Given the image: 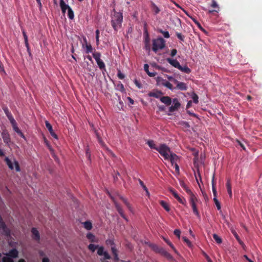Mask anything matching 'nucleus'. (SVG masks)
<instances>
[{
    "mask_svg": "<svg viewBox=\"0 0 262 262\" xmlns=\"http://www.w3.org/2000/svg\"><path fill=\"white\" fill-rule=\"evenodd\" d=\"M106 243L108 245H110L112 246V247H114L115 245L114 242H113V241H112L111 239L107 240Z\"/></svg>",
    "mask_w": 262,
    "mask_h": 262,
    "instance_id": "nucleus-59",
    "label": "nucleus"
},
{
    "mask_svg": "<svg viewBox=\"0 0 262 262\" xmlns=\"http://www.w3.org/2000/svg\"><path fill=\"white\" fill-rule=\"evenodd\" d=\"M3 262H14L12 258L8 256H4L2 258Z\"/></svg>",
    "mask_w": 262,
    "mask_h": 262,
    "instance_id": "nucleus-48",
    "label": "nucleus"
},
{
    "mask_svg": "<svg viewBox=\"0 0 262 262\" xmlns=\"http://www.w3.org/2000/svg\"><path fill=\"white\" fill-rule=\"evenodd\" d=\"M23 36H24V40L25 41L28 40L27 35L26 33L25 32V31L24 30L23 31Z\"/></svg>",
    "mask_w": 262,
    "mask_h": 262,
    "instance_id": "nucleus-63",
    "label": "nucleus"
},
{
    "mask_svg": "<svg viewBox=\"0 0 262 262\" xmlns=\"http://www.w3.org/2000/svg\"><path fill=\"white\" fill-rule=\"evenodd\" d=\"M176 35L177 37L181 41H184L185 36L180 33L177 32Z\"/></svg>",
    "mask_w": 262,
    "mask_h": 262,
    "instance_id": "nucleus-51",
    "label": "nucleus"
},
{
    "mask_svg": "<svg viewBox=\"0 0 262 262\" xmlns=\"http://www.w3.org/2000/svg\"><path fill=\"white\" fill-rule=\"evenodd\" d=\"M213 239L215 240V241L217 243V244H221L222 243V239H221V238L220 237H219L217 234H213Z\"/></svg>",
    "mask_w": 262,
    "mask_h": 262,
    "instance_id": "nucleus-43",
    "label": "nucleus"
},
{
    "mask_svg": "<svg viewBox=\"0 0 262 262\" xmlns=\"http://www.w3.org/2000/svg\"><path fill=\"white\" fill-rule=\"evenodd\" d=\"M162 238L165 242V243H166L171 248V249L176 253L177 250L176 248H174L172 244L169 241V240L164 237H163Z\"/></svg>",
    "mask_w": 262,
    "mask_h": 262,
    "instance_id": "nucleus-35",
    "label": "nucleus"
},
{
    "mask_svg": "<svg viewBox=\"0 0 262 262\" xmlns=\"http://www.w3.org/2000/svg\"><path fill=\"white\" fill-rule=\"evenodd\" d=\"M181 186L186 191V192L189 194L190 196L192 194H194L190 189L188 188L186 184L185 183L184 181H181L180 183Z\"/></svg>",
    "mask_w": 262,
    "mask_h": 262,
    "instance_id": "nucleus-25",
    "label": "nucleus"
},
{
    "mask_svg": "<svg viewBox=\"0 0 262 262\" xmlns=\"http://www.w3.org/2000/svg\"><path fill=\"white\" fill-rule=\"evenodd\" d=\"M117 88L118 90H119L120 91L122 92L125 91V89L124 88L123 84L121 82H119V83L117 84Z\"/></svg>",
    "mask_w": 262,
    "mask_h": 262,
    "instance_id": "nucleus-45",
    "label": "nucleus"
},
{
    "mask_svg": "<svg viewBox=\"0 0 262 262\" xmlns=\"http://www.w3.org/2000/svg\"><path fill=\"white\" fill-rule=\"evenodd\" d=\"M95 134L97 136V138L98 139V141L99 142V143L102 146H105V144L104 143V142L103 141L102 139H101L99 133L98 132L97 130H95Z\"/></svg>",
    "mask_w": 262,
    "mask_h": 262,
    "instance_id": "nucleus-34",
    "label": "nucleus"
},
{
    "mask_svg": "<svg viewBox=\"0 0 262 262\" xmlns=\"http://www.w3.org/2000/svg\"><path fill=\"white\" fill-rule=\"evenodd\" d=\"M5 161H6V163L8 165L9 168L11 169H13L14 167H13V163L11 162V161L8 158H6Z\"/></svg>",
    "mask_w": 262,
    "mask_h": 262,
    "instance_id": "nucleus-41",
    "label": "nucleus"
},
{
    "mask_svg": "<svg viewBox=\"0 0 262 262\" xmlns=\"http://www.w3.org/2000/svg\"><path fill=\"white\" fill-rule=\"evenodd\" d=\"M152 249L156 252V253H158L161 254V255L169 257L170 256V254L168 252H167L163 248L159 247L157 245H152L151 246Z\"/></svg>",
    "mask_w": 262,
    "mask_h": 262,
    "instance_id": "nucleus-6",
    "label": "nucleus"
},
{
    "mask_svg": "<svg viewBox=\"0 0 262 262\" xmlns=\"http://www.w3.org/2000/svg\"><path fill=\"white\" fill-rule=\"evenodd\" d=\"M186 14L188 16H189L190 18H191L192 20L194 21V23L196 24V25H199V22L197 21V20L192 17V16H190L187 12H186Z\"/></svg>",
    "mask_w": 262,
    "mask_h": 262,
    "instance_id": "nucleus-60",
    "label": "nucleus"
},
{
    "mask_svg": "<svg viewBox=\"0 0 262 262\" xmlns=\"http://www.w3.org/2000/svg\"><path fill=\"white\" fill-rule=\"evenodd\" d=\"M144 35L145 36V44L148 45L150 42V38L147 30L146 29L144 30Z\"/></svg>",
    "mask_w": 262,
    "mask_h": 262,
    "instance_id": "nucleus-32",
    "label": "nucleus"
},
{
    "mask_svg": "<svg viewBox=\"0 0 262 262\" xmlns=\"http://www.w3.org/2000/svg\"><path fill=\"white\" fill-rule=\"evenodd\" d=\"M119 199L124 203V204L126 205L127 208L128 209V210L133 212V209L131 205V204L128 202L127 200L123 197L122 196L119 195Z\"/></svg>",
    "mask_w": 262,
    "mask_h": 262,
    "instance_id": "nucleus-19",
    "label": "nucleus"
},
{
    "mask_svg": "<svg viewBox=\"0 0 262 262\" xmlns=\"http://www.w3.org/2000/svg\"><path fill=\"white\" fill-rule=\"evenodd\" d=\"M178 69L186 74H189L191 72V70L187 67V66L182 67L180 65Z\"/></svg>",
    "mask_w": 262,
    "mask_h": 262,
    "instance_id": "nucleus-30",
    "label": "nucleus"
},
{
    "mask_svg": "<svg viewBox=\"0 0 262 262\" xmlns=\"http://www.w3.org/2000/svg\"><path fill=\"white\" fill-rule=\"evenodd\" d=\"M172 103V105L168 108V111L169 113H173L176 111H178L181 106V104L177 98L173 99Z\"/></svg>",
    "mask_w": 262,
    "mask_h": 262,
    "instance_id": "nucleus-9",
    "label": "nucleus"
},
{
    "mask_svg": "<svg viewBox=\"0 0 262 262\" xmlns=\"http://www.w3.org/2000/svg\"><path fill=\"white\" fill-rule=\"evenodd\" d=\"M86 237L88 239H89L91 242H95V235L91 233H89L86 235Z\"/></svg>",
    "mask_w": 262,
    "mask_h": 262,
    "instance_id": "nucleus-42",
    "label": "nucleus"
},
{
    "mask_svg": "<svg viewBox=\"0 0 262 262\" xmlns=\"http://www.w3.org/2000/svg\"><path fill=\"white\" fill-rule=\"evenodd\" d=\"M183 239L184 242L186 243L189 247L191 246V243L190 241L186 237H183Z\"/></svg>",
    "mask_w": 262,
    "mask_h": 262,
    "instance_id": "nucleus-54",
    "label": "nucleus"
},
{
    "mask_svg": "<svg viewBox=\"0 0 262 262\" xmlns=\"http://www.w3.org/2000/svg\"><path fill=\"white\" fill-rule=\"evenodd\" d=\"M134 83L135 84H136V85L139 89H141L142 86V84H141V83L138 81L137 79H135V81H134Z\"/></svg>",
    "mask_w": 262,
    "mask_h": 262,
    "instance_id": "nucleus-57",
    "label": "nucleus"
},
{
    "mask_svg": "<svg viewBox=\"0 0 262 262\" xmlns=\"http://www.w3.org/2000/svg\"><path fill=\"white\" fill-rule=\"evenodd\" d=\"M163 85H164L165 86H166V88H168L170 90L173 89V86L172 84L168 81H165L163 83Z\"/></svg>",
    "mask_w": 262,
    "mask_h": 262,
    "instance_id": "nucleus-46",
    "label": "nucleus"
},
{
    "mask_svg": "<svg viewBox=\"0 0 262 262\" xmlns=\"http://www.w3.org/2000/svg\"><path fill=\"white\" fill-rule=\"evenodd\" d=\"M88 248L92 252H94L98 248L97 254L99 256H104V257L100 259L101 262H105L106 259H110L111 258V257L108 252L104 251V248L103 246L99 247L98 245L90 244L88 246Z\"/></svg>",
    "mask_w": 262,
    "mask_h": 262,
    "instance_id": "nucleus-1",
    "label": "nucleus"
},
{
    "mask_svg": "<svg viewBox=\"0 0 262 262\" xmlns=\"http://www.w3.org/2000/svg\"><path fill=\"white\" fill-rule=\"evenodd\" d=\"M68 16L70 19H73L74 17V12L71 7L69 8V10H68Z\"/></svg>",
    "mask_w": 262,
    "mask_h": 262,
    "instance_id": "nucleus-37",
    "label": "nucleus"
},
{
    "mask_svg": "<svg viewBox=\"0 0 262 262\" xmlns=\"http://www.w3.org/2000/svg\"><path fill=\"white\" fill-rule=\"evenodd\" d=\"M174 234L178 238L180 237L181 231L179 229H175L173 232Z\"/></svg>",
    "mask_w": 262,
    "mask_h": 262,
    "instance_id": "nucleus-55",
    "label": "nucleus"
},
{
    "mask_svg": "<svg viewBox=\"0 0 262 262\" xmlns=\"http://www.w3.org/2000/svg\"><path fill=\"white\" fill-rule=\"evenodd\" d=\"M13 130L16 132L20 137L22 138H25V136L23 133L21 132V130L19 129V128L17 126V123L16 121L14 123H11Z\"/></svg>",
    "mask_w": 262,
    "mask_h": 262,
    "instance_id": "nucleus-24",
    "label": "nucleus"
},
{
    "mask_svg": "<svg viewBox=\"0 0 262 262\" xmlns=\"http://www.w3.org/2000/svg\"><path fill=\"white\" fill-rule=\"evenodd\" d=\"M123 21V15L122 13L115 12L112 17L111 24L113 28L115 31H117L120 28Z\"/></svg>",
    "mask_w": 262,
    "mask_h": 262,
    "instance_id": "nucleus-2",
    "label": "nucleus"
},
{
    "mask_svg": "<svg viewBox=\"0 0 262 262\" xmlns=\"http://www.w3.org/2000/svg\"><path fill=\"white\" fill-rule=\"evenodd\" d=\"M14 163L16 171H20V168L18 162L17 161L14 160Z\"/></svg>",
    "mask_w": 262,
    "mask_h": 262,
    "instance_id": "nucleus-53",
    "label": "nucleus"
},
{
    "mask_svg": "<svg viewBox=\"0 0 262 262\" xmlns=\"http://www.w3.org/2000/svg\"><path fill=\"white\" fill-rule=\"evenodd\" d=\"M85 48L86 53H92L93 52V48L91 44H86Z\"/></svg>",
    "mask_w": 262,
    "mask_h": 262,
    "instance_id": "nucleus-47",
    "label": "nucleus"
},
{
    "mask_svg": "<svg viewBox=\"0 0 262 262\" xmlns=\"http://www.w3.org/2000/svg\"><path fill=\"white\" fill-rule=\"evenodd\" d=\"M177 53V50L176 49H173L171 51L170 55L172 57L174 56Z\"/></svg>",
    "mask_w": 262,
    "mask_h": 262,
    "instance_id": "nucleus-58",
    "label": "nucleus"
},
{
    "mask_svg": "<svg viewBox=\"0 0 262 262\" xmlns=\"http://www.w3.org/2000/svg\"><path fill=\"white\" fill-rule=\"evenodd\" d=\"M144 69L148 75L150 77H154L156 75V72H150L149 71V66L148 64H145L144 65Z\"/></svg>",
    "mask_w": 262,
    "mask_h": 262,
    "instance_id": "nucleus-29",
    "label": "nucleus"
},
{
    "mask_svg": "<svg viewBox=\"0 0 262 262\" xmlns=\"http://www.w3.org/2000/svg\"><path fill=\"white\" fill-rule=\"evenodd\" d=\"M169 158L167 160H169L173 165L174 164L177 163V161L179 160L178 156L173 152H171V154L168 156Z\"/></svg>",
    "mask_w": 262,
    "mask_h": 262,
    "instance_id": "nucleus-14",
    "label": "nucleus"
},
{
    "mask_svg": "<svg viewBox=\"0 0 262 262\" xmlns=\"http://www.w3.org/2000/svg\"><path fill=\"white\" fill-rule=\"evenodd\" d=\"M111 199L113 200V202H114V203L115 204V208H116V210H117V211L118 212V213H119L120 216L122 218L124 219L125 220H126V217L125 214L123 213V211L122 208L118 204V203L114 200V198L111 197Z\"/></svg>",
    "mask_w": 262,
    "mask_h": 262,
    "instance_id": "nucleus-10",
    "label": "nucleus"
},
{
    "mask_svg": "<svg viewBox=\"0 0 262 262\" xmlns=\"http://www.w3.org/2000/svg\"><path fill=\"white\" fill-rule=\"evenodd\" d=\"M32 233V238L36 241L38 242L40 240V235L38 231L35 228H32L31 229Z\"/></svg>",
    "mask_w": 262,
    "mask_h": 262,
    "instance_id": "nucleus-15",
    "label": "nucleus"
},
{
    "mask_svg": "<svg viewBox=\"0 0 262 262\" xmlns=\"http://www.w3.org/2000/svg\"><path fill=\"white\" fill-rule=\"evenodd\" d=\"M2 137H3L4 142L5 143L8 144V143H9L10 142V135L7 131H4L2 133Z\"/></svg>",
    "mask_w": 262,
    "mask_h": 262,
    "instance_id": "nucleus-22",
    "label": "nucleus"
},
{
    "mask_svg": "<svg viewBox=\"0 0 262 262\" xmlns=\"http://www.w3.org/2000/svg\"><path fill=\"white\" fill-rule=\"evenodd\" d=\"M44 142H45V143L46 144V146L48 147V149H49L50 151L51 152V154L52 157L55 159V160L56 161H58L59 159L57 157V156L55 155L54 149L51 147L49 142L47 140V139L46 138H44Z\"/></svg>",
    "mask_w": 262,
    "mask_h": 262,
    "instance_id": "nucleus-11",
    "label": "nucleus"
},
{
    "mask_svg": "<svg viewBox=\"0 0 262 262\" xmlns=\"http://www.w3.org/2000/svg\"><path fill=\"white\" fill-rule=\"evenodd\" d=\"M111 250L112 254L114 256V260L115 262H118L119 261V257L118 254V251L115 246L111 247Z\"/></svg>",
    "mask_w": 262,
    "mask_h": 262,
    "instance_id": "nucleus-23",
    "label": "nucleus"
},
{
    "mask_svg": "<svg viewBox=\"0 0 262 262\" xmlns=\"http://www.w3.org/2000/svg\"><path fill=\"white\" fill-rule=\"evenodd\" d=\"M117 76L120 79H123L125 77V75L119 70H118Z\"/></svg>",
    "mask_w": 262,
    "mask_h": 262,
    "instance_id": "nucleus-52",
    "label": "nucleus"
},
{
    "mask_svg": "<svg viewBox=\"0 0 262 262\" xmlns=\"http://www.w3.org/2000/svg\"><path fill=\"white\" fill-rule=\"evenodd\" d=\"M165 46V40L161 37L152 40V48L154 52L156 53L158 50L163 49Z\"/></svg>",
    "mask_w": 262,
    "mask_h": 262,
    "instance_id": "nucleus-3",
    "label": "nucleus"
},
{
    "mask_svg": "<svg viewBox=\"0 0 262 262\" xmlns=\"http://www.w3.org/2000/svg\"><path fill=\"white\" fill-rule=\"evenodd\" d=\"M93 56L96 61L100 60L101 53L97 52H95L93 53Z\"/></svg>",
    "mask_w": 262,
    "mask_h": 262,
    "instance_id": "nucleus-40",
    "label": "nucleus"
},
{
    "mask_svg": "<svg viewBox=\"0 0 262 262\" xmlns=\"http://www.w3.org/2000/svg\"><path fill=\"white\" fill-rule=\"evenodd\" d=\"M96 62H97L99 68L101 70H105V64H104V62L101 59L96 61Z\"/></svg>",
    "mask_w": 262,
    "mask_h": 262,
    "instance_id": "nucleus-36",
    "label": "nucleus"
},
{
    "mask_svg": "<svg viewBox=\"0 0 262 262\" xmlns=\"http://www.w3.org/2000/svg\"><path fill=\"white\" fill-rule=\"evenodd\" d=\"M4 112L7 115V117L8 118L9 120H10L11 123H14L15 122V120L13 118L12 114L9 112L8 109L7 108H6L4 109Z\"/></svg>",
    "mask_w": 262,
    "mask_h": 262,
    "instance_id": "nucleus-28",
    "label": "nucleus"
},
{
    "mask_svg": "<svg viewBox=\"0 0 262 262\" xmlns=\"http://www.w3.org/2000/svg\"><path fill=\"white\" fill-rule=\"evenodd\" d=\"M211 7L212 8H214L216 9L208 10V13L209 14L212 13L214 12H218L219 11L220 8H219L215 0H212V4L211 5Z\"/></svg>",
    "mask_w": 262,
    "mask_h": 262,
    "instance_id": "nucleus-20",
    "label": "nucleus"
},
{
    "mask_svg": "<svg viewBox=\"0 0 262 262\" xmlns=\"http://www.w3.org/2000/svg\"><path fill=\"white\" fill-rule=\"evenodd\" d=\"M174 82L177 83L176 88L181 91H186L187 89V86L186 83L183 82H179L176 79H174Z\"/></svg>",
    "mask_w": 262,
    "mask_h": 262,
    "instance_id": "nucleus-12",
    "label": "nucleus"
},
{
    "mask_svg": "<svg viewBox=\"0 0 262 262\" xmlns=\"http://www.w3.org/2000/svg\"><path fill=\"white\" fill-rule=\"evenodd\" d=\"M147 144L151 148L154 149L156 150H157V149H158V147L156 146V145L154 143V141H152V140L148 141Z\"/></svg>",
    "mask_w": 262,
    "mask_h": 262,
    "instance_id": "nucleus-38",
    "label": "nucleus"
},
{
    "mask_svg": "<svg viewBox=\"0 0 262 262\" xmlns=\"http://www.w3.org/2000/svg\"><path fill=\"white\" fill-rule=\"evenodd\" d=\"M159 32L162 34L164 37L166 38H168L170 37L169 32L168 31H165L162 30V29H160L158 30Z\"/></svg>",
    "mask_w": 262,
    "mask_h": 262,
    "instance_id": "nucleus-44",
    "label": "nucleus"
},
{
    "mask_svg": "<svg viewBox=\"0 0 262 262\" xmlns=\"http://www.w3.org/2000/svg\"><path fill=\"white\" fill-rule=\"evenodd\" d=\"M162 94V93L160 92H150L149 93V96L150 97H153L155 98H159L160 95Z\"/></svg>",
    "mask_w": 262,
    "mask_h": 262,
    "instance_id": "nucleus-39",
    "label": "nucleus"
},
{
    "mask_svg": "<svg viewBox=\"0 0 262 262\" xmlns=\"http://www.w3.org/2000/svg\"><path fill=\"white\" fill-rule=\"evenodd\" d=\"M169 191L180 203L186 206V200L184 197L180 196L177 192L172 188H170Z\"/></svg>",
    "mask_w": 262,
    "mask_h": 262,
    "instance_id": "nucleus-8",
    "label": "nucleus"
},
{
    "mask_svg": "<svg viewBox=\"0 0 262 262\" xmlns=\"http://www.w3.org/2000/svg\"><path fill=\"white\" fill-rule=\"evenodd\" d=\"M157 151L164 157L165 160H168L169 158L168 156L171 152L170 148L165 144H160L158 149H157Z\"/></svg>",
    "mask_w": 262,
    "mask_h": 262,
    "instance_id": "nucleus-4",
    "label": "nucleus"
},
{
    "mask_svg": "<svg viewBox=\"0 0 262 262\" xmlns=\"http://www.w3.org/2000/svg\"><path fill=\"white\" fill-rule=\"evenodd\" d=\"M42 262H50V260L48 257H44L42 260Z\"/></svg>",
    "mask_w": 262,
    "mask_h": 262,
    "instance_id": "nucleus-64",
    "label": "nucleus"
},
{
    "mask_svg": "<svg viewBox=\"0 0 262 262\" xmlns=\"http://www.w3.org/2000/svg\"><path fill=\"white\" fill-rule=\"evenodd\" d=\"M150 7L155 15L158 14L160 11V9L159 7L152 2L150 3Z\"/></svg>",
    "mask_w": 262,
    "mask_h": 262,
    "instance_id": "nucleus-26",
    "label": "nucleus"
},
{
    "mask_svg": "<svg viewBox=\"0 0 262 262\" xmlns=\"http://www.w3.org/2000/svg\"><path fill=\"white\" fill-rule=\"evenodd\" d=\"M160 101L166 104L167 106H169L171 104L172 102L171 98L169 96H162L160 98Z\"/></svg>",
    "mask_w": 262,
    "mask_h": 262,
    "instance_id": "nucleus-16",
    "label": "nucleus"
},
{
    "mask_svg": "<svg viewBox=\"0 0 262 262\" xmlns=\"http://www.w3.org/2000/svg\"><path fill=\"white\" fill-rule=\"evenodd\" d=\"M139 183L141 185V186L143 187V188L144 189V190L145 191H147V188L146 187V186L144 185V183L142 181H141L140 179H139Z\"/></svg>",
    "mask_w": 262,
    "mask_h": 262,
    "instance_id": "nucleus-56",
    "label": "nucleus"
},
{
    "mask_svg": "<svg viewBox=\"0 0 262 262\" xmlns=\"http://www.w3.org/2000/svg\"><path fill=\"white\" fill-rule=\"evenodd\" d=\"M189 201L194 214H195L198 217H200V213L196 207L198 199L194 194H192L191 196H190Z\"/></svg>",
    "mask_w": 262,
    "mask_h": 262,
    "instance_id": "nucleus-5",
    "label": "nucleus"
},
{
    "mask_svg": "<svg viewBox=\"0 0 262 262\" xmlns=\"http://www.w3.org/2000/svg\"><path fill=\"white\" fill-rule=\"evenodd\" d=\"M6 255L9 256L11 258H15L18 257V252L16 249H12L10 250L8 253L6 254Z\"/></svg>",
    "mask_w": 262,
    "mask_h": 262,
    "instance_id": "nucleus-18",
    "label": "nucleus"
},
{
    "mask_svg": "<svg viewBox=\"0 0 262 262\" xmlns=\"http://www.w3.org/2000/svg\"><path fill=\"white\" fill-rule=\"evenodd\" d=\"M213 201L216 206V207L217 208V210H220L221 208V205L220 202H219L218 200L216 199V198L214 197Z\"/></svg>",
    "mask_w": 262,
    "mask_h": 262,
    "instance_id": "nucleus-50",
    "label": "nucleus"
},
{
    "mask_svg": "<svg viewBox=\"0 0 262 262\" xmlns=\"http://www.w3.org/2000/svg\"><path fill=\"white\" fill-rule=\"evenodd\" d=\"M212 192L213 193L214 197L216 198L217 191H216L215 187H212Z\"/></svg>",
    "mask_w": 262,
    "mask_h": 262,
    "instance_id": "nucleus-62",
    "label": "nucleus"
},
{
    "mask_svg": "<svg viewBox=\"0 0 262 262\" xmlns=\"http://www.w3.org/2000/svg\"><path fill=\"white\" fill-rule=\"evenodd\" d=\"M166 60L169 64H170L174 68L179 69L180 66L179 62L177 59H173L170 58H167Z\"/></svg>",
    "mask_w": 262,
    "mask_h": 262,
    "instance_id": "nucleus-17",
    "label": "nucleus"
},
{
    "mask_svg": "<svg viewBox=\"0 0 262 262\" xmlns=\"http://www.w3.org/2000/svg\"><path fill=\"white\" fill-rule=\"evenodd\" d=\"M226 186L227 188V191L229 195V196L230 198L232 197V187H231V181L230 179H228L227 183H226Z\"/></svg>",
    "mask_w": 262,
    "mask_h": 262,
    "instance_id": "nucleus-27",
    "label": "nucleus"
},
{
    "mask_svg": "<svg viewBox=\"0 0 262 262\" xmlns=\"http://www.w3.org/2000/svg\"><path fill=\"white\" fill-rule=\"evenodd\" d=\"M82 224H83L84 228L88 230H91L93 227L92 223L89 221H85Z\"/></svg>",
    "mask_w": 262,
    "mask_h": 262,
    "instance_id": "nucleus-33",
    "label": "nucleus"
},
{
    "mask_svg": "<svg viewBox=\"0 0 262 262\" xmlns=\"http://www.w3.org/2000/svg\"><path fill=\"white\" fill-rule=\"evenodd\" d=\"M192 98L193 99L194 103H195V104H197L199 102V97L195 93H193L192 94Z\"/></svg>",
    "mask_w": 262,
    "mask_h": 262,
    "instance_id": "nucleus-49",
    "label": "nucleus"
},
{
    "mask_svg": "<svg viewBox=\"0 0 262 262\" xmlns=\"http://www.w3.org/2000/svg\"><path fill=\"white\" fill-rule=\"evenodd\" d=\"M160 204L161 206L167 212L170 211V207L168 205L166 202L164 201H161L160 202Z\"/></svg>",
    "mask_w": 262,
    "mask_h": 262,
    "instance_id": "nucleus-31",
    "label": "nucleus"
},
{
    "mask_svg": "<svg viewBox=\"0 0 262 262\" xmlns=\"http://www.w3.org/2000/svg\"><path fill=\"white\" fill-rule=\"evenodd\" d=\"M45 123H46V126L47 128L49 130L51 135L53 137H54L55 139H58L57 135L54 132L51 124L48 121H46Z\"/></svg>",
    "mask_w": 262,
    "mask_h": 262,
    "instance_id": "nucleus-13",
    "label": "nucleus"
},
{
    "mask_svg": "<svg viewBox=\"0 0 262 262\" xmlns=\"http://www.w3.org/2000/svg\"><path fill=\"white\" fill-rule=\"evenodd\" d=\"M60 6L61 7V9L62 13L64 14L67 10H69V8L70 7L67 5L63 0H60Z\"/></svg>",
    "mask_w": 262,
    "mask_h": 262,
    "instance_id": "nucleus-21",
    "label": "nucleus"
},
{
    "mask_svg": "<svg viewBox=\"0 0 262 262\" xmlns=\"http://www.w3.org/2000/svg\"><path fill=\"white\" fill-rule=\"evenodd\" d=\"M0 229L3 230V234L6 236H10V230L7 227L2 217L0 216Z\"/></svg>",
    "mask_w": 262,
    "mask_h": 262,
    "instance_id": "nucleus-7",
    "label": "nucleus"
},
{
    "mask_svg": "<svg viewBox=\"0 0 262 262\" xmlns=\"http://www.w3.org/2000/svg\"><path fill=\"white\" fill-rule=\"evenodd\" d=\"M173 165H174L175 170L177 173H179V167L177 163L174 164Z\"/></svg>",
    "mask_w": 262,
    "mask_h": 262,
    "instance_id": "nucleus-61",
    "label": "nucleus"
}]
</instances>
